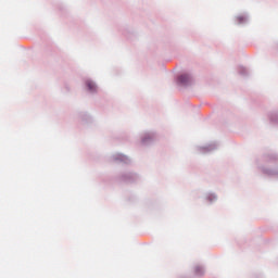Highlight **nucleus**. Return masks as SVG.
Returning <instances> with one entry per match:
<instances>
[{
    "label": "nucleus",
    "mask_w": 278,
    "mask_h": 278,
    "mask_svg": "<svg viewBox=\"0 0 278 278\" xmlns=\"http://www.w3.org/2000/svg\"><path fill=\"white\" fill-rule=\"evenodd\" d=\"M179 81L180 84H190V81H192V77H190L188 74H182L179 77Z\"/></svg>",
    "instance_id": "obj_1"
},
{
    "label": "nucleus",
    "mask_w": 278,
    "mask_h": 278,
    "mask_svg": "<svg viewBox=\"0 0 278 278\" xmlns=\"http://www.w3.org/2000/svg\"><path fill=\"white\" fill-rule=\"evenodd\" d=\"M87 88H89V90H90L91 92H93V90H97V85H94V83L88 80V81H87Z\"/></svg>",
    "instance_id": "obj_2"
}]
</instances>
